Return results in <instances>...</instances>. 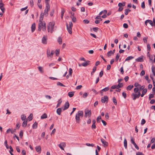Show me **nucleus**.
Segmentation results:
<instances>
[{
	"instance_id": "f257e3e1",
	"label": "nucleus",
	"mask_w": 155,
	"mask_h": 155,
	"mask_svg": "<svg viewBox=\"0 0 155 155\" xmlns=\"http://www.w3.org/2000/svg\"><path fill=\"white\" fill-rule=\"evenodd\" d=\"M46 24L45 21H39L38 30L41 31L42 29L43 31H45L46 29Z\"/></svg>"
},
{
	"instance_id": "f03ea898",
	"label": "nucleus",
	"mask_w": 155,
	"mask_h": 155,
	"mask_svg": "<svg viewBox=\"0 0 155 155\" xmlns=\"http://www.w3.org/2000/svg\"><path fill=\"white\" fill-rule=\"evenodd\" d=\"M83 116V112L82 111L79 110L75 115V119L77 123H79L80 121V117H82Z\"/></svg>"
},
{
	"instance_id": "7ed1b4c3",
	"label": "nucleus",
	"mask_w": 155,
	"mask_h": 155,
	"mask_svg": "<svg viewBox=\"0 0 155 155\" xmlns=\"http://www.w3.org/2000/svg\"><path fill=\"white\" fill-rule=\"evenodd\" d=\"M54 23L50 22L47 25L48 30V32H50L51 33H52L53 32L54 30Z\"/></svg>"
},
{
	"instance_id": "20e7f679",
	"label": "nucleus",
	"mask_w": 155,
	"mask_h": 155,
	"mask_svg": "<svg viewBox=\"0 0 155 155\" xmlns=\"http://www.w3.org/2000/svg\"><path fill=\"white\" fill-rule=\"evenodd\" d=\"M140 95V91L138 92V93H133L131 95V97L132 99L134 100H135L137 98H138Z\"/></svg>"
},
{
	"instance_id": "39448f33",
	"label": "nucleus",
	"mask_w": 155,
	"mask_h": 155,
	"mask_svg": "<svg viewBox=\"0 0 155 155\" xmlns=\"http://www.w3.org/2000/svg\"><path fill=\"white\" fill-rule=\"evenodd\" d=\"M50 5H46V8L44 10V14L45 16H47L48 15V11L50 10Z\"/></svg>"
},
{
	"instance_id": "423d86ee",
	"label": "nucleus",
	"mask_w": 155,
	"mask_h": 155,
	"mask_svg": "<svg viewBox=\"0 0 155 155\" xmlns=\"http://www.w3.org/2000/svg\"><path fill=\"white\" fill-rule=\"evenodd\" d=\"M91 115V110H89L88 109H86L85 111L84 117H87V116L89 117H90Z\"/></svg>"
},
{
	"instance_id": "0eeeda50",
	"label": "nucleus",
	"mask_w": 155,
	"mask_h": 155,
	"mask_svg": "<svg viewBox=\"0 0 155 155\" xmlns=\"http://www.w3.org/2000/svg\"><path fill=\"white\" fill-rule=\"evenodd\" d=\"M54 53V50H52L50 53V50L48 49L47 51V54L48 57H50L51 58L53 56Z\"/></svg>"
},
{
	"instance_id": "6e6552de",
	"label": "nucleus",
	"mask_w": 155,
	"mask_h": 155,
	"mask_svg": "<svg viewBox=\"0 0 155 155\" xmlns=\"http://www.w3.org/2000/svg\"><path fill=\"white\" fill-rule=\"evenodd\" d=\"M108 97L106 96H105L104 97L101 98V102L102 103H104L106 102L107 103L108 102Z\"/></svg>"
},
{
	"instance_id": "1a4fd4ad",
	"label": "nucleus",
	"mask_w": 155,
	"mask_h": 155,
	"mask_svg": "<svg viewBox=\"0 0 155 155\" xmlns=\"http://www.w3.org/2000/svg\"><path fill=\"white\" fill-rule=\"evenodd\" d=\"M66 143L64 142H62L58 145V146L62 150H64V147H66Z\"/></svg>"
},
{
	"instance_id": "9d476101",
	"label": "nucleus",
	"mask_w": 155,
	"mask_h": 155,
	"mask_svg": "<svg viewBox=\"0 0 155 155\" xmlns=\"http://www.w3.org/2000/svg\"><path fill=\"white\" fill-rule=\"evenodd\" d=\"M150 61L152 63H153L155 62V55H151L149 57Z\"/></svg>"
},
{
	"instance_id": "9b49d317",
	"label": "nucleus",
	"mask_w": 155,
	"mask_h": 155,
	"mask_svg": "<svg viewBox=\"0 0 155 155\" xmlns=\"http://www.w3.org/2000/svg\"><path fill=\"white\" fill-rule=\"evenodd\" d=\"M101 140L104 147H106L108 146V143L107 142L105 141L104 139L102 138L101 139Z\"/></svg>"
},
{
	"instance_id": "f8f14e48",
	"label": "nucleus",
	"mask_w": 155,
	"mask_h": 155,
	"mask_svg": "<svg viewBox=\"0 0 155 155\" xmlns=\"http://www.w3.org/2000/svg\"><path fill=\"white\" fill-rule=\"evenodd\" d=\"M69 106V104L68 101H67L65 103L64 105V108H62L63 110H64L67 109H68Z\"/></svg>"
},
{
	"instance_id": "ddd939ff",
	"label": "nucleus",
	"mask_w": 155,
	"mask_h": 155,
	"mask_svg": "<svg viewBox=\"0 0 155 155\" xmlns=\"http://www.w3.org/2000/svg\"><path fill=\"white\" fill-rule=\"evenodd\" d=\"M42 42L44 44L46 45L47 43V37L46 36H44L42 39Z\"/></svg>"
},
{
	"instance_id": "4468645a",
	"label": "nucleus",
	"mask_w": 155,
	"mask_h": 155,
	"mask_svg": "<svg viewBox=\"0 0 155 155\" xmlns=\"http://www.w3.org/2000/svg\"><path fill=\"white\" fill-rule=\"evenodd\" d=\"M90 63V61H85L84 62L81 64V65L82 66L85 67L88 65H89Z\"/></svg>"
},
{
	"instance_id": "2eb2a0df",
	"label": "nucleus",
	"mask_w": 155,
	"mask_h": 155,
	"mask_svg": "<svg viewBox=\"0 0 155 155\" xmlns=\"http://www.w3.org/2000/svg\"><path fill=\"white\" fill-rule=\"evenodd\" d=\"M66 26L68 33L71 34L72 33V27H69L67 23L66 24Z\"/></svg>"
},
{
	"instance_id": "dca6fc26",
	"label": "nucleus",
	"mask_w": 155,
	"mask_h": 155,
	"mask_svg": "<svg viewBox=\"0 0 155 155\" xmlns=\"http://www.w3.org/2000/svg\"><path fill=\"white\" fill-rule=\"evenodd\" d=\"M109 87H106L105 88H104L100 91V93L101 94V95H102L103 94L102 93L104 92H106L108 91L109 90Z\"/></svg>"
},
{
	"instance_id": "f3484780",
	"label": "nucleus",
	"mask_w": 155,
	"mask_h": 155,
	"mask_svg": "<svg viewBox=\"0 0 155 155\" xmlns=\"http://www.w3.org/2000/svg\"><path fill=\"white\" fill-rule=\"evenodd\" d=\"M36 151L39 153H40L41 151V147L40 146H36L35 147Z\"/></svg>"
},
{
	"instance_id": "a211bd4d",
	"label": "nucleus",
	"mask_w": 155,
	"mask_h": 155,
	"mask_svg": "<svg viewBox=\"0 0 155 155\" xmlns=\"http://www.w3.org/2000/svg\"><path fill=\"white\" fill-rule=\"evenodd\" d=\"M38 69L41 73L43 74L44 73L43 68L42 67L39 66L38 67Z\"/></svg>"
},
{
	"instance_id": "6ab92c4d",
	"label": "nucleus",
	"mask_w": 155,
	"mask_h": 155,
	"mask_svg": "<svg viewBox=\"0 0 155 155\" xmlns=\"http://www.w3.org/2000/svg\"><path fill=\"white\" fill-rule=\"evenodd\" d=\"M35 23H34L31 26V32H33L35 30Z\"/></svg>"
},
{
	"instance_id": "aec40b11",
	"label": "nucleus",
	"mask_w": 155,
	"mask_h": 155,
	"mask_svg": "<svg viewBox=\"0 0 155 155\" xmlns=\"http://www.w3.org/2000/svg\"><path fill=\"white\" fill-rule=\"evenodd\" d=\"M74 91L69 92L68 93V95L70 97H71L74 95Z\"/></svg>"
},
{
	"instance_id": "412c9836",
	"label": "nucleus",
	"mask_w": 155,
	"mask_h": 155,
	"mask_svg": "<svg viewBox=\"0 0 155 155\" xmlns=\"http://www.w3.org/2000/svg\"><path fill=\"white\" fill-rule=\"evenodd\" d=\"M62 108H59L57 110V113L58 115H60L61 112V110Z\"/></svg>"
},
{
	"instance_id": "4be33fe9",
	"label": "nucleus",
	"mask_w": 155,
	"mask_h": 155,
	"mask_svg": "<svg viewBox=\"0 0 155 155\" xmlns=\"http://www.w3.org/2000/svg\"><path fill=\"white\" fill-rule=\"evenodd\" d=\"M147 92V89H144L143 90L142 94H140L141 97H143L144 96V95Z\"/></svg>"
},
{
	"instance_id": "5701e85b",
	"label": "nucleus",
	"mask_w": 155,
	"mask_h": 155,
	"mask_svg": "<svg viewBox=\"0 0 155 155\" xmlns=\"http://www.w3.org/2000/svg\"><path fill=\"white\" fill-rule=\"evenodd\" d=\"M44 15H45L44 14V13H41V14L40 15V17L39 21H42V20H43V17H44Z\"/></svg>"
},
{
	"instance_id": "b1692460",
	"label": "nucleus",
	"mask_w": 155,
	"mask_h": 155,
	"mask_svg": "<svg viewBox=\"0 0 155 155\" xmlns=\"http://www.w3.org/2000/svg\"><path fill=\"white\" fill-rule=\"evenodd\" d=\"M65 11L64 9V8H62L61 10V19H63L64 14Z\"/></svg>"
},
{
	"instance_id": "393cba45",
	"label": "nucleus",
	"mask_w": 155,
	"mask_h": 155,
	"mask_svg": "<svg viewBox=\"0 0 155 155\" xmlns=\"http://www.w3.org/2000/svg\"><path fill=\"white\" fill-rule=\"evenodd\" d=\"M33 115L32 114H31L28 117V120L29 121H30L32 120L33 118Z\"/></svg>"
},
{
	"instance_id": "a878e982",
	"label": "nucleus",
	"mask_w": 155,
	"mask_h": 155,
	"mask_svg": "<svg viewBox=\"0 0 155 155\" xmlns=\"http://www.w3.org/2000/svg\"><path fill=\"white\" fill-rule=\"evenodd\" d=\"M134 58V57L132 56H128L126 58V59L125 60V61H127L131 60L133 59Z\"/></svg>"
},
{
	"instance_id": "bb28decb",
	"label": "nucleus",
	"mask_w": 155,
	"mask_h": 155,
	"mask_svg": "<svg viewBox=\"0 0 155 155\" xmlns=\"http://www.w3.org/2000/svg\"><path fill=\"white\" fill-rule=\"evenodd\" d=\"M133 87V85H129L127 87V91H130Z\"/></svg>"
},
{
	"instance_id": "cd10ccee",
	"label": "nucleus",
	"mask_w": 155,
	"mask_h": 155,
	"mask_svg": "<svg viewBox=\"0 0 155 155\" xmlns=\"http://www.w3.org/2000/svg\"><path fill=\"white\" fill-rule=\"evenodd\" d=\"M138 62H142L143 61V58L141 57H138L136 60Z\"/></svg>"
},
{
	"instance_id": "c85d7f7f",
	"label": "nucleus",
	"mask_w": 155,
	"mask_h": 155,
	"mask_svg": "<svg viewBox=\"0 0 155 155\" xmlns=\"http://www.w3.org/2000/svg\"><path fill=\"white\" fill-rule=\"evenodd\" d=\"M38 126V123L36 122H35L33 124L32 126V128L34 129L37 128Z\"/></svg>"
},
{
	"instance_id": "c756f323",
	"label": "nucleus",
	"mask_w": 155,
	"mask_h": 155,
	"mask_svg": "<svg viewBox=\"0 0 155 155\" xmlns=\"http://www.w3.org/2000/svg\"><path fill=\"white\" fill-rule=\"evenodd\" d=\"M124 146L125 148L127 149V142L126 139H125L124 140Z\"/></svg>"
},
{
	"instance_id": "7c9ffc66",
	"label": "nucleus",
	"mask_w": 155,
	"mask_h": 155,
	"mask_svg": "<svg viewBox=\"0 0 155 155\" xmlns=\"http://www.w3.org/2000/svg\"><path fill=\"white\" fill-rule=\"evenodd\" d=\"M47 117V115L45 113H44L43 114L41 117V119H44L45 118H46Z\"/></svg>"
},
{
	"instance_id": "2f4dec72",
	"label": "nucleus",
	"mask_w": 155,
	"mask_h": 155,
	"mask_svg": "<svg viewBox=\"0 0 155 155\" xmlns=\"http://www.w3.org/2000/svg\"><path fill=\"white\" fill-rule=\"evenodd\" d=\"M24 121L23 122L22 124V126L24 127H25L27 124V120H23Z\"/></svg>"
},
{
	"instance_id": "473e14b6",
	"label": "nucleus",
	"mask_w": 155,
	"mask_h": 155,
	"mask_svg": "<svg viewBox=\"0 0 155 155\" xmlns=\"http://www.w3.org/2000/svg\"><path fill=\"white\" fill-rule=\"evenodd\" d=\"M125 4L124 2H123L122 3H119L118 4V6L119 7H122V6H124L125 5Z\"/></svg>"
},
{
	"instance_id": "72a5a7b5",
	"label": "nucleus",
	"mask_w": 155,
	"mask_h": 155,
	"mask_svg": "<svg viewBox=\"0 0 155 155\" xmlns=\"http://www.w3.org/2000/svg\"><path fill=\"white\" fill-rule=\"evenodd\" d=\"M26 116L24 114H22L21 116V119L22 120H25L26 119Z\"/></svg>"
},
{
	"instance_id": "f704fd0d",
	"label": "nucleus",
	"mask_w": 155,
	"mask_h": 155,
	"mask_svg": "<svg viewBox=\"0 0 155 155\" xmlns=\"http://www.w3.org/2000/svg\"><path fill=\"white\" fill-rule=\"evenodd\" d=\"M112 100L113 102L114 103L115 105H117V102L115 97H113Z\"/></svg>"
},
{
	"instance_id": "c9c22d12",
	"label": "nucleus",
	"mask_w": 155,
	"mask_h": 155,
	"mask_svg": "<svg viewBox=\"0 0 155 155\" xmlns=\"http://www.w3.org/2000/svg\"><path fill=\"white\" fill-rule=\"evenodd\" d=\"M112 54V51H110L107 53V55L108 57H110L111 56Z\"/></svg>"
},
{
	"instance_id": "e433bc0d",
	"label": "nucleus",
	"mask_w": 155,
	"mask_h": 155,
	"mask_svg": "<svg viewBox=\"0 0 155 155\" xmlns=\"http://www.w3.org/2000/svg\"><path fill=\"white\" fill-rule=\"evenodd\" d=\"M60 53L59 49H56L55 50V54L56 56H59Z\"/></svg>"
},
{
	"instance_id": "4c0bfd02",
	"label": "nucleus",
	"mask_w": 155,
	"mask_h": 155,
	"mask_svg": "<svg viewBox=\"0 0 155 155\" xmlns=\"http://www.w3.org/2000/svg\"><path fill=\"white\" fill-rule=\"evenodd\" d=\"M58 41L60 44H61L62 42V39L60 37H59L58 39Z\"/></svg>"
},
{
	"instance_id": "58836bf2",
	"label": "nucleus",
	"mask_w": 155,
	"mask_h": 155,
	"mask_svg": "<svg viewBox=\"0 0 155 155\" xmlns=\"http://www.w3.org/2000/svg\"><path fill=\"white\" fill-rule=\"evenodd\" d=\"M61 99H60L58 101V103L56 107H58L60 106L61 103L62 102V101H60Z\"/></svg>"
},
{
	"instance_id": "ea45409f",
	"label": "nucleus",
	"mask_w": 155,
	"mask_h": 155,
	"mask_svg": "<svg viewBox=\"0 0 155 155\" xmlns=\"http://www.w3.org/2000/svg\"><path fill=\"white\" fill-rule=\"evenodd\" d=\"M130 10L129 9H126L125 10V12H124L125 14L126 15H127L128 14V12H130Z\"/></svg>"
},
{
	"instance_id": "a19ab883",
	"label": "nucleus",
	"mask_w": 155,
	"mask_h": 155,
	"mask_svg": "<svg viewBox=\"0 0 155 155\" xmlns=\"http://www.w3.org/2000/svg\"><path fill=\"white\" fill-rule=\"evenodd\" d=\"M101 119V116H99L97 117V123L100 122V120Z\"/></svg>"
},
{
	"instance_id": "79ce46f5",
	"label": "nucleus",
	"mask_w": 155,
	"mask_h": 155,
	"mask_svg": "<svg viewBox=\"0 0 155 155\" xmlns=\"http://www.w3.org/2000/svg\"><path fill=\"white\" fill-rule=\"evenodd\" d=\"M57 85L60 86H61L62 87H65V85H64L63 84L60 82H58L57 83Z\"/></svg>"
},
{
	"instance_id": "37998d69",
	"label": "nucleus",
	"mask_w": 155,
	"mask_h": 155,
	"mask_svg": "<svg viewBox=\"0 0 155 155\" xmlns=\"http://www.w3.org/2000/svg\"><path fill=\"white\" fill-rule=\"evenodd\" d=\"M4 4L2 3V0H0V8L3 7Z\"/></svg>"
},
{
	"instance_id": "c03bdc74",
	"label": "nucleus",
	"mask_w": 155,
	"mask_h": 155,
	"mask_svg": "<svg viewBox=\"0 0 155 155\" xmlns=\"http://www.w3.org/2000/svg\"><path fill=\"white\" fill-rule=\"evenodd\" d=\"M71 19L72 21L74 22H75L76 21V18L74 16H72Z\"/></svg>"
},
{
	"instance_id": "a18cd8bd",
	"label": "nucleus",
	"mask_w": 155,
	"mask_h": 155,
	"mask_svg": "<svg viewBox=\"0 0 155 155\" xmlns=\"http://www.w3.org/2000/svg\"><path fill=\"white\" fill-rule=\"evenodd\" d=\"M134 91L135 93H138V92H139L137 87L135 88L134 89Z\"/></svg>"
},
{
	"instance_id": "49530a36",
	"label": "nucleus",
	"mask_w": 155,
	"mask_h": 155,
	"mask_svg": "<svg viewBox=\"0 0 155 155\" xmlns=\"http://www.w3.org/2000/svg\"><path fill=\"white\" fill-rule=\"evenodd\" d=\"M148 23H149L152 26H153V23L151 20H147Z\"/></svg>"
},
{
	"instance_id": "de8ad7c7",
	"label": "nucleus",
	"mask_w": 155,
	"mask_h": 155,
	"mask_svg": "<svg viewBox=\"0 0 155 155\" xmlns=\"http://www.w3.org/2000/svg\"><path fill=\"white\" fill-rule=\"evenodd\" d=\"M86 145L88 146H91L92 147H93L94 146V145L93 144H90L89 143H86Z\"/></svg>"
},
{
	"instance_id": "09e8293b",
	"label": "nucleus",
	"mask_w": 155,
	"mask_h": 155,
	"mask_svg": "<svg viewBox=\"0 0 155 155\" xmlns=\"http://www.w3.org/2000/svg\"><path fill=\"white\" fill-rule=\"evenodd\" d=\"M141 7L143 8H145L144 2H143L141 5Z\"/></svg>"
},
{
	"instance_id": "8fccbe9b",
	"label": "nucleus",
	"mask_w": 155,
	"mask_h": 155,
	"mask_svg": "<svg viewBox=\"0 0 155 155\" xmlns=\"http://www.w3.org/2000/svg\"><path fill=\"white\" fill-rule=\"evenodd\" d=\"M154 97V94H150L149 95V98L150 100L151 98Z\"/></svg>"
},
{
	"instance_id": "3c124183",
	"label": "nucleus",
	"mask_w": 155,
	"mask_h": 155,
	"mask_svg": "<svg viewBox=\"0 0 155 155\" xmlns=\"http://www.w3.org/2000/svg\"><path fill=\"white\" fill-rule=\"evenodd\" d=\"M72 73V69L71 68H70L69 70V74L71 76Z\"/></svg>"
},
{
	"instance_id": "603ef678",
	"label": "nucleus",
	"mask_w": 155,
	"mask_h": 155,
	"mask_svg": "<svg viewBox=\"0 0 155 155\" xmlns=\"http://www.w3.org/2000/svg\"><path fill=\"white\" fill-rule=\"evenodd\" d=\"M123 84L121 83H119L118 85L117 86V87H121L123 86Z\"/></svg>"
},
{
	"instance_id": "864d4df0",
	"label": "nucleus",
	"mask_w": 155,
	"mask_h": 155,
	"mask_svg": "<svg viewBox=\"0 0 155 155\" xmlns=\"http://www.w3.org/2000/svg\"><path fill=\"white\" fill-rule=\"evenodd\" d=\"M23 132L22 130H21L20 131L19 133V136L21 138L23 136Z\"/></svg>"
},
{
	"instance_id": "5fc2aeb1",
	"label": "nucleus",
	"mask_w": 155,
	"mask_h": 155,
	"mask_svg": "<svg viewBox=\"0 0 155 155\" xmlns=\"http://www.w3.org/2000/svg\"><path fill=\"white\" fill-rule=\"evenodd\" d=\"M145 86L144 85H143L142 86H141V85H140V86H139V87L140 88V90H142L143 91V90L144 89V88H145Z\"/></svg>"
},
{
	"instance_id": "6e6d98bb",
	"label": "nucleus",
	"mask_w": 155,
	"mask_h": 155,
	"mask_svg": "<svg viewBox=\"0 0 155 155\" xmlns=\"http://www.w3.org/2000/svg\"><path fill=\"white\" fill-rule=\"evenodd\" d=\"M119 57H120L119 54L118 53L117 54L116 56V58H115V60L116 61H117L118 60Z\"/></svg>"
},
{
	"instance_id": "4d7b16f0",
	"label": "nucleus",
	"mask_w": 155,
	"mask_h": 155,
	"mask_svg": "<svg viewBox=\"0 0 155 155\" xmlns=\"http://www.w3.org/2000/svg\"><path fill=\"white\" fill-rule=\"evenodd\" d=\"M147 48L148 51H150V45L149 44H148L147 45Z\"/></svg>"
},
{
	"instance_id": "13d9d810",
	"label": "nucleus",
	"mask_w": 155,
	"mask_h": 155,
	"mask_svg": "<svg viewBox=\"0 0 155 155\" xmlns=\"http://www.w3.org/2000/svg\"><path fill=\"white\" fill-rule=\"evenodd\" d=\"M145 120L144 119H142L141 121V124L142 125H143L144 124H145Z\"/></svg>"
},
{
	"instance_id": "bf43d9fd",
	"label": "nucleus",
	"mask_w": 155,
	"mask_h": 155,
	"mask_svg": "<svg viewBox=\"0 0 155 155\" xmlns=\"http://www.w3.org/2000/svg\"><path fill=\"white\" fill-rule=\"evenodd\" d=\"M83 22L85 24H88L89 21L87 19H84L83 20Z\"/></svg>"
},
{
	"instance_id": "052dcab7",
	"label": "nucleus",
	"mask_w": 155,
	"mask_h": 155,
	"mask_svg": "<svg viewBox=\"0 0 155 155\" xmlns=\"http://www.w3.org/2000/svg\"><path fill=\"white\" fill-rule=\"evenodd\" d=\"M123 27L125 28H128V25L126 23H124L123 24Z\"/></svg>"
},
{
	"instance_id": "680f3d73",
	"label": "nucleus",
	"mask_w": 155,
	"mask_h": 155,
	"mask_svg": "<svg viewBox=\"0 0 155 155\" xmlns=\"http://www.w3.org/2000/svg\"><path fill=\"white\" fill-rule=\"evenodd\" d=\"M103 74V71H102L100 73L99 75L100 77H101L102 76Z\"/></svg>"
},
{
	"instance_id": "e2e57ef3",
	"label": "nucleus",
	"mask_w": 155,
	"mask_h": 155,
	"mask_svg": "<svg viewBox=\"0 0 155 155\" xmlns=\"http://www.w3.org/2000/svg\"><path fill=\"white\" fill-rule=\"evenodd\" d=\"M98 28L97 27L94 28H93V30L96 32H97L98 30Z\"/></svg>"
},
{
	"instance_id": "0e129e2a",
	"label": "nucleus",
	"mask_w": 155,
	"mask_h": 155,
	"mask_svg": "<svg viewBox=\"0 0 155 155\" xmlns=\"http://www.w3.org/2000/svg\"><path fill=\"white\" fill-rule=\"evenodd\" d=\"M134 86L135 87H139V86H140V85L137 82H136L134 84Z\"/></svg>"
},
{
	"instance_id": "69168bd1",
	"label": "nucleus",
	"mask_w": 155,
	"mask_h": 155,
	"mask_svg": "<svg viewBox=\"0 0 155 155\" xmlns=\"http://www.w3.org/2000/svg\"><path fill=\"white\" fill-rule=\"evenodd\" d=\"M87 96V93H85L84 94H83V97L85 98H86Z\"/></svg>"
},
{
	"instance_id": "338daca9",
	"label": "nucleus",
	"mask_w": 155,
	"mask_h": 155,
	"mask_svg": "<svg viewBox=\"0 0 155 155\" xmlns=\"http://www.w3.org/2000/svg\"><path fill=\"white\" fill-rule=\"evenodd\" d=\"M145 74V71L144 70H142L140 73V75L141 76H143Z\"/></svg>"
},
{
	"instance_id": "774afa93",
	"label": "nucleus",
	"mask_w": 155,
	"mask_h": 155,
	"mask_svg": "<svg viewBox=\"0 0 155 155\" xmlns=\"http://www.w3.org/2000/svg\"><path fill=\"white\" fill-rule=\"evenodd\" d=\"M136 155H143V154L141 152H138L136 153Z\"/></svg>"
}]
</instances>
